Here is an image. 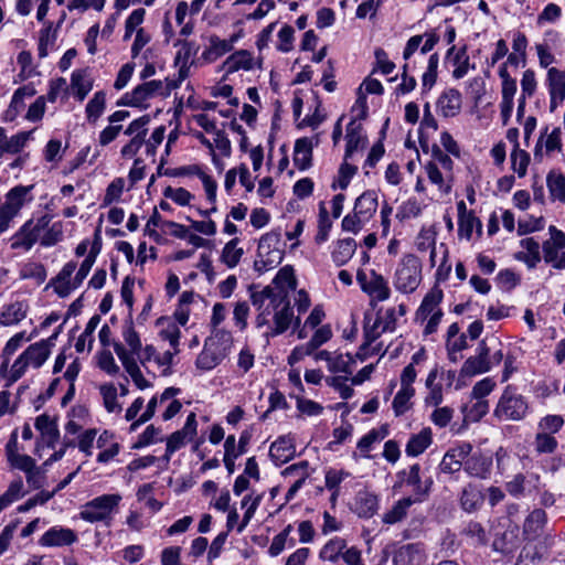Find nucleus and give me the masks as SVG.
Masks as SVG:
<instances>
[{"instance_id": "obj_18", "label": "nucleus", "mask_w": 565, "mask_h": 565, "mask_svg": "<svg viewBox=\"0 0 565 565\" xmlns=\"http://www.w3.org/2000/svg\"><path fill=\"white\" fill-rule=\"evenodd\" d=\"M198 434V422L195 413L191 412L183 427L180 430L172 433L167 438L166 454L163 458L169 461L172 455L181 449L186 443L192 441Z\"/></svg>"}, {"instance_id": "obj_64", "label": "nucleus", "mask_w": 565, "mask_h": 565, "mask_svg": "<svg viewBox=\"0 0 565 565\" xmlns=\"http://www.w3.org/2000/svg\"><path fill=\"white\" fill-rule=\"evenodd\" d=\"M511 169L519 177L524 178L527 173V167L531 161L530 153L520 147L512 149L510 154Z\"/></svg>"}, {"instance_id": "obj_34", "label": "nucleus", "mask_w": 565, "mask_h": 565, "mask_svg": "<svg viewBox=\"0 0 565 565\" xmlns=\"http://www.w3.org/2000/svg\"><path fill=\"white\" fill-rule=\"evenodd\" d=\"M271 296L273 289L269 287L259 292L252 294V302L259 311L255 320L256 328L258 329H262L263 327H267V331H271L273 329L269 324V317L273 315V309H267V303L271 300Z\"/></svg>"}, {"instance_id": "obj_16", "label": "nucleus", "mask_w": 565, "mask_h": 565, "mask_svg": "<svg viewBox=\"0 0 565 565\" xmlns=\"http://www.w3.org/2000/svg\"><path fill=\"white\" fill-rule=\"evenodd\" d=\"M77 263L74 260H70L61 268L55 277H53L47 288H52L53 291L60 298H66L76 289H78L84 280H78V275L76 274Z\"/></svg>"}, {"instance_id": "obj_5", "label": "nucleus", "mask_w": 565, "mask_h": 565, "mask_svg": "<svg viewBox=\"0 0 565 565\" xmlns=\"http://www.w3.org/2000/svg\"><path fill=\"white\" fill-rule=\"evenodd\" d=\"M122 497L119 493L98 495L81 507L78 516L88 523H104L109 525L118 512Z\"/></svg>"}, {"instance_id": "obj_50", "label": "nucleus", "mask_w": 565, "mask_h": 565, "mask_svg": "<svg viewBox=\"0 0 565 565\" xmlns=\"http://www.w3.org/2000/svg\"><path fill=\"white\" fill-rule=\"evenodd\" d=\"M401 475L404 477L403 482L413 489L414 494L418 495L415 500L422 501V497L428 493L429 484L423 483L419 465L411 466L407 471H403Z\"/></svg>"}, {"instance_id": "obj_9", "label": "nucleus", "mask_w": 565, "mask_h": 565, "mask_svg": "<svg viewBox=\"0 0 565 565\" xmlns=\"http://www.w3.org/2000/svg\"><path fill=\"white\" fill-rule=\"evenodd\" d=\"M33 185H15L10 189L0 202L2 211V223H0V235L9 231L13 225V220L20 214L21 210L33 201Z\"/></svg>"}, {"instance_id": "obj_11", "label": "nucleus", "mask_w": 565, "mask_h": 565, "mask_svg": "<svg viewBox=\"0 0 565 565\" xmlns=\"http://www.w3.org/2000/svg\"><path fill=\"white\" fill-rule=\"evenodd\" d=\"M280 233L271 231L264 234L258 243L255 265L258 270L267 271L278 266L284 258V250L280 248Z\"/></svg>"}, {"instance_id": "obj_12", "label": "nucleus", "mask_w": 565, "mask_h": 565, "mask_svg": "<svg viewBox=\"0 0 565 565\" xmlns=\"http://www.w3.org/2000/svg\"><path fill=\"white\" fill-rule=\"evenodd\" d=\"M267 305V309H273L274 327L271 331H266V334L277 335L284 333L290 327L294 319L288 295L273 291L271 300Z\"/></svg>"}, {"instance_id": "obj_61", "label": "nucleus", "mask_w": 565, "mask_h": 565, "mask_svg": "<svg viewBox=\"0 0 565 565\" xmlns=\"http://www.w3.org/2000/svg\"><path fill=\"white\" fill-rule=\"evenodd\" d=\"M158 323L162 324L160 330V337L168 341L173 351L179 352V342L181 338V331L179 326L168 318H161Z\"/></svg>"}, {"instance_id": "obj_17", "label": "nucleus", "mask_w": 565, "mask_h": 565, "mask_svg": "<svg viewBox=\"0 0 565 565\" xmlns=\"http://www.w3.org/2000/svg\"><path fill=\"white\" fill-rule=\"evenodd\" d=\"M356 280L361 289L373 300L385 301L391 297V289L387 280L375 270H371L369 274L361 269L358 270Z\"/></svg>"}, {"instance_id": "obj_1", "label": "nucleus", "mask_w": 565, "mask_h": 565, "mask_svg": "<svg viewBox=\"0 0 565 565\" xmlns=\"http://www.w3.org/2000/svg\"><path fill=\"white\" fill-rule=\"evenodd\" d=\"M52 345L51 339H42L28 345L8 369L3 367V374L0 377L6 382V386L9 387L18 382L30 369H41L51 355Z\"/></svg>"}, {"instance_id": "obj_56", "label": "nucleus", "mask_w": 565, "mask_h": 565, "mask_svg": "<svg viewBox=\"0 0 565 565\" xmlns=\"http://www.w3.org/2000/svg\"><path fill=\"white\" fill-rule=\"evenodd\" d=\"M105 108H106V93L103 90H98L88 100V103L85 107L86 120L89 124H95L100 118V116L104 114Z\"/></svg>"}, {"instance_id": "obj_53", "label": "nucleus", "mask_w": 565, "mask_h": 565, "mask_svg": "<svg viewBox=\"0 0 565 565\" xmlns=\"http://www.w3.org/2000/svg\"><path fill=\"white\" fill-rule=\"evenodd\" d=\"M347 547V541L340 536L330 539L319 552V558L323 562L337 563Z\"/></svg>"}, {"instance_id": "obj_10", "label": "nucleus", "mask_w": 565, "mask_h": 565, "mask_svg": "<svg viewBox=\"0 0 565 565\" xmlns=\"http://www.w3.org/2000/svg\"><path fill=\"white\" fill-rule=\"evenodd\" d=\"M529 412L526 398L518 390L508 385L494 408V416L500 420H522Z\"/></svg>"}, {"instance_id": "obj_54", "label": "nucleus", "mask_w": 565, "mask_h": 565, "mask_svg": "<svg viewBox=\"0 0 565 565\" xmlns=\"http://www.w3.org/2000/svg\"><path fill=\"white\" fill-rule=\"evenodd\" d=\"M109 439H111V435L108 431H104L97 439V447L102 449L97 455V462L99 463L105 465L113 461L120 451L121 447L118 443L111 440L107 445Z\"/></svg>"}, {"instance_id": "obj_59", "label": "nucleus", "mask_w": 565, "mask_h": 565, "mask_svg": "<svg viewBox=\"0 0 565 565\" xmlns=\"http://www.w3.org/2000/svg\"><path fill=\"white\" fill-rule=\"evenodd\" d=\"M99 394L103 399L104 407L108 413H120L121 404L118 402V391L113 383H105L99 386Z\"/></svg>"}, {"instance_id": "obj_26", "label": "nucleus", "mask_w": 565, "mask_h": 565, "mask_svg": "<svg viewBox=\"0 0 565 565\" xmlns=\"http://www.w3.org/2000/svg\"><path fill=\"white\" fill-rule=\"evenodd\" d=\"M427 554L420 543H408L399 546L393 555L394 565H424Z\"/></svg>"}, {"instance_id": "obj_24", "label": "nucleus", "mask_w": 565, "mask_h": 565, "mask_svg": "<svg viewBox=\"0 0 565 565\" xmlns=\"http://www.w3.org/2000/svg\"><path fill=\"white\" fill-rule=\"evenodd\" d=\"M385 332L387 331L381 323H379L376 318L371 322V319L365 317L364 341L360 347L358 355L365 358L367 355L380 353L382 351V345L374 344V342Z\"/></svg>"}, {"instance_id": "obj_47", "label": "nucleus", "mask_w": 565, "mask_h": 565, "mask_svg": "<svg viewBox=\"0 0 565 565\" xmlns=\"http://www.w3.org/2000/svg\"><path fill=\"white\" fill-rule=\"evenodd\" d=\"M431 441V429L423 428L418 434H415L409 438L405 448V452L409 457H417L430 446Z\"/></svg>"}, {"instance_id": "obj_2", "label": "nucleus", "mask_w": 565, "mask_h": 565, "mask_svg": "<svg viewBox=\"0 0 565 565\" xmlns=\"http://www.w3.org/2000/svg\"><path fill=\"white\" fill-rule=\"evenodd\" d=\"M439 40L440 35L435 29L426 31L423 34L413 35L407 40L403 50L405 64L403 65L402 81L395 89L397 95H406L416 87L417 83L415 77L408 75V72L415 70L416 61L413 60L415 53L419 50V56H425L436 46Z\"/></svg>"}, {"instance_id": "obj_15", "label": "nucleus", "mask_w": 565, "mask_h": 565, "mask_svg": "<svg viewBox=\"0 0 565 565\" xmlns=\"http://www.w3.org/2000/svg\"><path fill=\"white\" fill-rule=\"evenodd\" d=\"M150 117L141 116L132 120L125 129L124 134L130 137V140L121 148L120 154L126 159L134 158L142 146L146 147V137Z\"/></svg>"}, {"instance_id": "obj_44", "label": "nucleus", "mask_w": 565, "mask_h": 565, "mask_svg": "<svg viewBox=\"0 0 565 565\" xmlns=\"http://www.w3.org/2000/svg\"><path fill=\"white\" fill-rule=\"evenodd\" d=\"M437 377L438 369L434 367L433 370L429 371L425 382V385L428 390V393L424 399L426 406L437 407L443 403V385L441 383L437 382Z\"/></svg>"}, {"instance_id": "obj_3", "label": "nucleus", "mask_w": 565, "mask_h": 565, "mask_svg": "<svg viewBox=\"0 0 565 565\" xmlns=\"http://www.w3.org/2000/svg\"><path fill=\"white\" fill-rule=\"evenodd\" d=\"M428 181L437 188L441 195H448L454 183V161L438 146L431 147L430 159L424 166Z\"/></svg>"}, {"instance_id": "obj_7", "label": "nucleus", "mask_w": 565, "mask_h": 565, "mask_svg": "<svg viewBox=\"0 0 565 565\" xmlns=\"http://www.w3.org/2000/svg\"><path fill=\"white\" fill-rule=\"evenodd\" d=\"M379 206V195L374 190H367L356 198L353 211L347 214L341 223L344 232L358 234L374 216Z\"/></svg>"}, {"instance_id": "obj_42", "label": "nucleus", "mask_w": 565, "mask_h": 565, "mask_svg": "<svg viewBox=\"0 0 565 565\" xmlns=\"http://www.w3.org/2000/svg\"><path fill=\"white\" fill-rule=\"evenodd\" d=\"M65 424V433L68 435L79 434L89 423L88 409L85 406L76 405L71 408Z\"/></svg>"}, {"instance_id": "obj_52", "label": "nucleus", "mask_w": 565, "mask_h": 565, "mask_svg": "<svg viewBox=\"0 0 565 565\" xmlns=\"http://www.w3.org/2000/svg\"><path fill=\"white\" fill-rule=\"evenodd\" d=\"M70 88L73 95L79 100L83 102L88 93L93 88V81L89 78L87 73L83 70H75L71 76V85Z\"/></svg>"}, {"instance_id": "obj_38", "label": "nucleus", "mask_w": 565, "mask_h": 565, "mask_svg": "<svg viewBox=\"0 0 565 565\" xmlns=\"http://www.w3.org/2000/svg\"><path fill=\"white\" fill-rule=\"evenodd\" d=\"M444 292L440 288L434 287L431 288L422 300L419 308L416 311V320L425 321V318L430 315H437V312H443L439 307L443 301Z\"/></svg>"}, {"instance_id": "obj_20", "label": "nucleus", "mask_w": 565, "mask_h": 565, "mask_svg": "<svg viewBox=\"0 0 565 565\" xmlns=\"http://www.w3.org/2000/svg\"><path fill=\"white\" fill-rule=\"evenodd\" d=\"M492 456L482 450H471L470 455L465 460V472L476 479H488L492 471Z\"/></svg>"}, {"instance_id": "obj_32", "label": "nucleus", "mask_w": 565, "mask_h": 565, "mask_svg": "<svg viewBox=\"0 0 565 565\" xmlns=\"http://www.w3.org/2000/svg\"><path fill=\"white\" fill-rule=\"evenodd\" d=\"M461 94L455 88H448L444 90L437 102V113L445 118H452L457 116L461 110Z\"/></svg>"}, {"instance_id": "obj_22", "label": "nucleus", "mask_w": 565, "mask_h": 565, "mask_svg": "<svg viewBox=\"0 0 565 565\" xmlns=\"http://www.w3.org/2000/svg\"><path fill=\"white\" fill-rule=\"evenodd\" d=\"M546 86L550 95V110L554 111L565 100V72L550 67L546 75Z\"/></svg>"}, {"instance_id": "obj_28", "label": "nucleus", "mask_w": 565, "mask_h": 565, "mask_svg": "<svg viewBox=\"0 0 565 565\" xmlns=\"http://www.w3.org/2000/svg\"><path fill=\"white\" fill-rule=\"evenodd\" d=\"M198 46L195 43L190 41H183L179 43V49L174 57V65L178 67V81L174 84L178 86L189 77L190 67L192 65V57L196 54Z\"/></svg>"}, {"instance_id": "obj_13", "label": "nucleus", "mask_w": 565, "mask_h": 565, "mask_svg": "<svg viewBox=\"0 0 565 565\" xmlns=\"http://www.w3.org/2000/svg\"><path fill=\"white\" fill-rule=\"evenodd\" d=\"M550 238L542 244L544 262L555 269H565V234L554 225L548 227Z\"/></svg>"}, {"instance_id": "obj_58", "label": "nucleus", "mask_w": 565, "mask_h": 565, "mask_svg": "<svg viewBox=\"0 0 565 565\" xmlns=\"http://www.w3.org/2000/svg\"><path fill=\"white\" fill-rule=\"evenodd\" d=\"M387 434L388 430L386 427L371 429L358 441L356 448L362 456L366 457L367 454L374 448V446L380 444L387 436Z\"/></svg>"}, {"instance_id": "obj_48", "label": "nucleus", "mask_w": 565, "mask_h": 565, "mask_svg": "<svg viewBox=\"0 0 565 565\" xmlns=\"http://www.w3.org/2000/svg\"><path fill=\"white\" fill-rule=\"evenodd\" d=\"M416 500L411 497L402 498L396 501L393 507L382 515V522L387 525H393L402 522L408 512V509L415 503Z\"/></svg>"}, {"instance_id": "obj_49", "label": "nucleus", "mask_w": 565, "mask_h": 565, "mask_svg": "<svg viewBox=\"0 0 565 565\" xmlns=\"http://www.w3.org/2000/svg\"><path fill=\"white\" fill-rule=\"evenodd\" d=\"M406 312V306L401 303L397 307H388L386 309L377 310L376 319L387 332H393L396 329L397 320L404 317Z\"/></svg>"}, {"instance_id": "obj_45", "label": "nucleus", "mask_w": 565, "mask_h": 565, "mask_svg": "<svg viewBox=\"0 0 565 565\" xmlns=\"http://www.w3.org/2000/svg\"><path fill=\"white\" fill-rule=\"evenodd\" d=\"M356 246V242L351 237L339 239L331 252V258L335 266L345 265L355 254Z\"/></svg>"}, {"instance_id": "obj_6", "label": "nucleus", "mask_w": 565, "mask_h": 565, "mask_svg": "<svg viewBox=\"0 0 565 565\" xmlns=\"http://www.w3.org/2000/svg\"><path fill=\"white\" fill-rule=\"evenodd\" d=\"M178 84L173 81L152 79L136 86L131 92L121 96L119 105L147 108L149 102L156 97H167Z\"/></svg>"}, {"instance_id": "obj_41", "label": "nucleus", "mask_w": 565, "mask_h": 565, "mask_svg": "<svg viewBox=\"0 0 565 565\" xmlns=\"http://www.w3.org/2000/svg\"><path fill=\"white\" fill-rule=\"evenodd\" d=\"M32 340V334L28 335L25 331H20L12 335L4 344L0 358V376L3 374V367L8 369L11 365V358L22 347L24 342Z\"/></svg>"}, {"instance_id": "obj_40", "label": "nucleus", "mask_w": 565, "mask_h": 565, "mask_svg": "<svg viewBox=\"0 0 565 565\" xmlns=\"http://www.w3.org/2000/svg\"><path fill=\"white\" fill-rule=\"evenodd\" d=\"M28 310L25 301L17 300L4 305L0 312V324L3 327L17 326L26 317Z\"/></svg>"}, {"instance_id": "obj_29", "label": "nucleus", "mask_w": 565, "mask_h": 565, "mask_svg": "<svg viewBox=\"0 0 565 565\" xmlns=\"http://www.w3.org/2000/svg\"><path fill=\"white\" fill-rule=\"evenodd\" d=\"M77 541L76 533L68 527L52 526L39 540L41 546L61 547L70 546Z\"/></svg>"}, {"instance_id": "obj_63", "label": "nucleus", "mask_w": 565, "mask_h": 565, "mask_svg": "<svg viewBox=\"0 0 565 565\" xmlns=\"http://www.w3.org/2000/svg\"><path fill=\"white\" fill-rule=\"evenodd\" d=\"M274 282L278 289L274 290V292H285L288 295V290H294L297 285L294 268L288 265L280 268L274 279Z\"/></svg>"}, {"instance_id": "obj_23", "label": "nucleus", "mask_w": 565, "mask_h": 565, "mask_svg": "<svg viewBox=\"0 0 565 565\" xmlns=\"http://www.w3.org/2000/svg\"><path fill=\"white\" fill-rule=\"evenodd\" d=\"M114 349L135 385L139 390L151 387V382L143 376L137 360L125 350V347L121 343H115Z\"/></svg>"}, {"instance_id": "obj_35", "label": "nucleus", "mask_w": 565, "mask_h": 565, "mask_svg": "<svg viewBox=\"0 0 565 565\" xmlns=\"http://www.w3.org/2000/svg\"><path fill=\"white\" fill-rule=\"evenodd\" d=\"M296 447L291 436L277 438L269 447V456L276 466H281L294 458Z\"/></svg>"}, {"instance_id": "obj_25", "label": "nucleus", "mask_w": 565, "mask_h": 565, "mask_svg": "<svg viewBox=\"0 0 565 565\" xmlns=\"http://www.w3.org/2000/svg\"><path fill=\"white\" fill-rule=\"evenodd\" d=\"M446 62L452 67L451 75L456 79L463 78L470 70L475 68V65L470 64L466 45L461 47L449 46L446 52Z\"/></svg>"}, {"instance_id": "obj_8", "label": "nucleus", "mask_w": 565, "mask_h": 565, "mask_svg": "<svg viewBox=\"0 0 565 565\" xmlns=\"http://www.w3.org/2000/svg\"><path fill=\"white\" fill-rule=\"evenodd\" d=\"M423 279L422 262L414 254H405L398 260L394 275L393 285L402 294H413Z\"/></svg>"}, {"instance_id": "obj_31", "label": "nucleus", "mask_w": 565, "mask_h": 565, "mask_svg": "<svg viewBox=\"0 0 565 565\" xmlns=\"http://www.w3.org/2000/svg\"><path fill=\"white\" fill-rule=\"evenodd\" d=\"M237 36L233 35L230 39H221L217 35H211L209 45L202 52L201 58L205 63H214L223 55L231 52L234 47Z\"/></svg>"}, {"instance_id": "obj_39", "label": "nucleus", "mask_w": 565, "mask_h": 565, "mask_svg": "<svg viewBox=\"0 0 565 565\" xmlns=\"http://www.w3.org/2000/svg\"><path fill=\"white\" fill-rule=\"evenodd\" d=\"M546 520V513L542 509H534L530 512L523 523L524 539L529 541L537 539L543 533Z\"/></svg>"}, {"instance_id": "obj_43", "label": "nucleus", "mask_w": 565, "mask_h": 565, "mask_svg": "<svg viewBox=\"0 0 565 565\" xmlns=\"http://www.w3.org/2000/svg\"><path fill=\"white\" fill-rule=\"evenodd\" d=\"M347 148H345V159H349L352 157V154L360 148L363 147L366 137L363 132V127L361 122H358L356 120H351L347 126Z\"/></svg>"}, {"instance_id": "obj_21", "label": "nucleus", "mask_w": 565, "mask_h": 565, "mask_svg": "<svg viewBox=\"0 0 565 565\" xmlns=\"http://www.w3.org/2000/svg\"><path fill=\"white\" fill-rule=\"evenodd\" d=\"M490 348L481 341L477 348V354L468 358L462 364L459 379L471 377L490 371L489 364Z\"/></svg>"}, {"instance_id": "obj_36", "label": "nucleus", "mask_w": 565, "mask_h": 565, "mask_svg": "<svg viewBox=\"0 0 565 565\" xmlns=\"http://www.w3.org/2000/svg\"><path fill=\"white\" fill-rule=\"evenodd\" d=\"M181 393L178 387H167L161 394L158 395L160 407L163 408L161 418L163 422L172 419L182 408V403L177 398Z\"/></svg>"}, {"instance_id": "obj_27", "label": "nucleus", "mask_w": 565, "mask_h": 565, "mask_svg": "<svg viewBox=\"0 0 565 565\" xmlns=\"http://www.w3.org/2000/svg\"><path fill=\"white\" fill-rule=\"evenodd\" d=\"M547 128L539 138L534 148V159L542 161L543 157L551 156L553 152L562 151V131L559 127H555L551 132H547Z\"/></svg>"}, {"instance_id": "obj_37", "label": "nucleus", "mask_w": 565, "mask_h": 565, "mask_svg": "<svg viewBox=\"0 0 565 565\" xmlns=\"http://www.w3.org/2000/svg\"><path fill=\"white\" fill-rule=\"evenodd\" d=\"M520 246L521 250L516 253L515 258L529 268H535L542 259L540 243L533 237H526L520 241Z\"/></svg>"}, {"instance_id": "obj_4", "label": "nucleus", "mask_w": 565, "mask_h": 565, "mask_svg": "<svg viewBox=\"0 0 565 565\" xmlns=\"http://www.w3.org/2000/svg\"><path fill=\"white\" fill-rule=\"evenodd\" d=\"M234 339L227 330H215L206 339L203 350L198 355L195 365L201 371H211L232 352Z\"/></svg>"}, {"instance_id": "obj_51", "label": "nucleus", "mask_w": 565, "mask_h": 565, "mask_svg": "<svg viewBox=\"0 0 565 565\" xmlns=\"http://www.w3.org/2000/svg\"><path fill=\"white\" fill-rule=\"evenodd\" d=\"M379 497L372 492H360L355 499V512L360 518L370 519L379 510Z\"/></svg>"}, {"instance_id": "obj_19", "label": "nucleus", "mask_w": 565, "mask_h": 565, "mask_svg": "<svg viewBox=\"0 0 565 565\" xmlns=\"http://www.w3.org/2000/svg\"><path fill=\"white\" fill-rule=\"evenodd\" d=\"M472 445L470 443H460L449 448L439 463L440 472L447 475L458 473L465 468L466 457L470 455Z\"/></svg>"}, {"instance_id": "obj_55", "label": "nucleus", "mask_w": 565, "mask_h": 565, "mask_svg": "<svg viewBox=\"0 0 565 565\" xmlns=\"http://www.w3.org/2000/svg\"><path fill=\"white\" fill-rule=\"evenodd\" d=\"M122 339L125 344L128 347L125 350L134 356L136 360H140V354L143 352L141 340L139 334L136 332L131 322L126 323L122 327Z\"/></svg>"}, {"instance_id": "obj_14", "label": "nucleus", "mask_w": 565, "mask_h": 565, "mask_svg": "<svg viewBox=\"0 0 565 565\" xmlns=\"http://www.w3.org/2000/svg\"><path fill=\"white\" fill-rule=\"evenodd\" d=\"M177 353L175 351L158 353L153 345H146L139 362L148 372L168 376L172 373L173 358Z\"/></svg>"}, {"instance_id": "obj_33", "label": "nucleus", "mask_w": 565, "mask_h": 565, "mask_svg": "<svg viewBox=\"0 0 565 565\" xmlns=\"http://www.w3.org/2000/svg\"><path fill=\"white\" fill-rule=\"evenodd\" d=\"M319 145V136L300 138L296 140L294 149V163L303 171L311 167L312 149Z\"/></svg>"}, {"instance_id": "obj_60", "label": "nucleus", "mask_w": 565, "mask_h": 565, "mask_svg": "<svg viewBox=\"0 0 565 565\" xmlns=\"http://www.w3.org/2000/svg\"><path fill=\"white\" fill-rule=\"evenodd\" d=\"M475 230H476L478 236H480L482 233V223L475 214L459 217L458 235L460 238L470 241L472 238V234H473Z\"/></svg>"}, {"instance_id": "obj_30", "label": "nucleus", "mask_w": 565, "mask_h": 565, "mask_svg": "<svg viewBox=\"0 0 565 565\" xmlns=\"http://www.w3.org/2000/svg\"><path fill=\"white\" fill-rule=\"evenodd\" d=\"M256 66V60L252 52L247 50H238L231 54L221 65V71L226 75L238 71H252Z\"/></svg>"}, {"instance_id": "obj_46", "label": "nucleus", "mask_w": 565, "mask_h": 565, "mask_svg": "<svg viewBox=\"0 0 565 565\" xmlns=\"http://www.w3.org/2000/svg\"><path fill=\"white\" fill-rule=\"evenodd\" d=\"M483 502V495L476 484L468 483L461 490L459 503L463 511L471 513L477 511Z\"/></svg>"}, {"instance_id": "obj_57", "label": "nucleus", "mask_w": 565, "mask_h": 565, "mask_svg": "<svg viewBox=\"0 0 565 565\" xmlns=\"http://www.w3.org/2000/svg\"><path fill=\"white\" fill-rule=\"evenodd\" d=\"M415 390L401 388L396 392L392 401V409L396 417L403 416L413 408Z\"/></svg>"}, {"instance_id": "obj_62", "label": "nucleus", "mask_w": 565, "mask_h": 565, "mask_svg": "<svg viewBox=\"0 0 565 565\" xmlns=\"http://www.w3.org/2000/svg\"><path fill=\"white\" fill-rule=\"evenodd\" d=\"M239 239L237 237L231 239L225 244L221 254V262L228 268H234L238 265L244 250L238 247Z\"/></svg>"}]
</instances>
